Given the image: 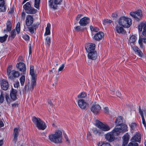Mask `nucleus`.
Wrapping results in <instances>:
<instances>
[{"instance_id": "15", "label": "nucleus", "mask_w": 146, "mask_h": 146, "mask_svg": "<svg viewBox=\"0 0 146 146\" xmlns=\"http://www.w3.org/2000/svg\"><path fill=\"white\" fill-rule=\"evenodd\" d=\"M114 136L111 131L105 135V138L108 141L111 142L114 141L115 139Z\"/></svg>"}, {"instance_id": "46", "label": "nucleus", "mask_w": 146, "mask_h": 146, "mask_svg": "<svg viewBox=\"0 0 146 146\" xmlns=\"http://www.w3.org/2000/svg\"><path fill=\"white\" fill-rule=\"evenodd\" d=\"M11 70V66H9L8 68L7 69V74L8 76H9L10 74Z\"/></svg>"}, {"instance_id": "22", "label": "nucleus", "mask_w": 146, "mask_h": 146, "mask_svg": "<svg viewBox=\"0 0 146 146\" xmlns=\"http://www.w3.org/2000/svg\"><path fill=\"white\" fill-rule=\"evenodd\" d=\"M137 39L136 37L134 35H132L129 37L128 43L131 45L134 44Z\"/></svg>"}, {"instance_id": "13", "label": "nucleus", "mask_w": 146, "mask_h": 146, "mask_svg": "<svg viewBox=\"0 0 146 146\" xmlns=\"http://www.w3.org/2000/svg\"><path fill=\"white\" fill-rule=\"evenodd\" d=\"M89 18L84 17L80 19L79 23L81 26H85L89 23Z\"/></svg>"}, {"instance_id": "50", "label": "nucleus", "mask_w": 146, "mask_h": 146, "mask_svg": "<svg viewBox=\"0 0 146 146\" xmlns=\"http://www.w3.org/2000/svg\"><path fill=\"white\" fill-rule=\"evenodd\" d=\"M5 97L6 100L7 102L8 103H9L10 102V101L9 100V94H6L5 95Z\"/></svg>"}, {"instance_id": "37", "label": "nucleus", "mask_w": 146, "mask_h": 146, "mask_svg": "<svg viewBox=\"0 0 146 146\" xmlns=\"http://www.w3.org/2000/svg\"><path fill=\"white\" fill-rule=\"evenodd\" d=\"M20 82L21 85L23 86L24 85L25 80V77L24 76H22L20 79Z\"/></svg>"}, {"instance_id": "28", "label": "nucleus", "mask_w": 146, "mask_h": 146, "mask_svg": "<svg viewBox=\"0 0 146 146\" xmlns=\"http://www.w3.org/2000/svg\"><path fill=\"white\" fill-rule=\"evenodd\" d=\"M7 29L8 31H11L12 28V25L10 21H8L6 23Z\"/></svg>"}, {"instance_id": "7", "label": "nucleus", "mask_w": 146, "mask_h": 146, "mask_svg": "<svg viewBox=\"0 0 146 146\" xmlns=\"http://www.w3.org/2000/svg\"><path fill=\"white\" fill-rule=\"evenodd\" d=\"M63 0H50L48 1V4L50 8L53 9H57L58 5L61 4Z\"/></svg>"}, {"instance_id": "9", "label": "nucleus", "mask_w": 146, "mask_h": 146, "mask_svg": "<svg viewBox=\"0 0 146 146\" xmlns=\"http://www.w3.org/2000/svg\"><path fill=\"white\" fill-rule=\"evenodd\" d=\"M130 15L137 21H139L142 16V11L140 10H138L135 12H131Z\"/></svg>"}, {"instance_id": "39", "label": "nucleus", "mask_w": 146, "mask_h": 146, "mask_svg": "<svg viewBox=\"0 0 146 146\" xmlns=\"http://www.w3.org/2000/svg\"><path fill=\"white\" fill-rule=\"evenodd\" d=\"M16 30L18 33H19L20 30V23L18 22L16 27Z\"/></svg>"}, {"instance_id": "35", "label": "nucleus", "mask_w": 146, "mask_h": 146, "mask_svg": "<svg viewBox=\"0 0 146 146\" xmlns=\"http://www.w3.org/2000/svg\"><path fill=\"white\" fill-rule=\"evenodd\" d=\"M6 10V7L5 5V3L0 5V12H3Z\"/></svg>"}, {"instance_id": "21", "label": "nucleus", "mask_w": 146, "mask_h": 146, "mask_svg": "<svg viewBox=\"0 0 146 146\" xmlns=\"http://www.w3.org/2000/svg\"><path fill=\"white\" fill-rule=\"evenodd\" d=\"M1 86L3 90H7L9 87L8 82L5 80H2Z\"/></svg>"}, {"instance_id": "27", "label": "nucleus", "mask_w": 146, "mask_h": 146, "mask_svg": "<svg viewBox=\"0 0 146 146\" xmlns=\"http://www.w3.org/2000/svg\"><path fill=\"white\" fill-rule=\"evenodd\" d=\"M50 24L48 23L47 24V27L46 28V31L44 34L45 35H47L50 34Z\"/></svg>"}, {"instance_id": "4", "label": "nucleus", "mask_w": 146, "mask_h": 146, "mask_svg": "<svg viewBox=\"0 0 146 146\" xmlns=\"http://www.w3.org/2000/svg\"><path fill=\"white\" fill-rule=\"evenodd\" d=\"M127 127L126 125H116L111 131L115 136H117L127 131Z\"/></svg>"}, {"instance_id": "63", "label": "nucleus", "mask_w": 146, "mask_h": 146, "mask_svg": "<svg viewBox=\"0 0 146 146\" xmlns=\"http://www.w3.org/2000/svg\"><path fill=\"white\" fill-rule=\"evenodd\" d=\"M121 93L119 92V91H117L116 92V96L118 97H120L121 96Z\"/></svg>"}, {"instance_id": "36", "label": "nucleus", "mask_w": 146, "mask_h": 146, "mask_svg": "<svg viewBox=\"0 0 146 146\" xmlns=\"http://www.w3.org/2000/svg\"><path fill=\"white\" fill-rule=\"evenodd\" d=\"M40 0H35V7L37 9L39 8L40 3Z\"/></svg>"}, {"instance_id": "14", "label": "nucleus", "mask_w": 146, "mask_h": 146, "mask_svg": "<svg viewBox=\"0 0 146 146\" xmlns=\"http://www.w3.org/2000/svg\"><path fill=\"white\" fill-rule=\"evenodd\" d=\"M143 29V31L142 34L144 36H146V23H141L138 26V29L139 31L141 32L142 29Z\"/></svg>"}, {"instance_id": "8", "label": "nucleus", "mask_w": 146, "mask_h": 146, "mask_svg": "<svg viewBox=\"0 0 146 146\" xmlns=\"http://www.w3.org/2000/svg\"><path fill=\"white\" fill-rule=\"evenodd\" d=\"M23 8L26 13L28 14H34L35 13L37 10L32 7L29 2H27L23 6Z\"/></svg>"}, {"instance_id": "25", "label": "nucleus", "mask_w": 146, "mask_h": 146, "mask_svg": "<svg viewBox=\"0 0 146 146\" xmlns=\"http://www.w3.org/2000/svg\"><path fill=\"white\" fill-rule=\"evenodd\" d=\"M19 132V129L17 128H15L14 129V138L13 141L15 143H16L17 140V138Z\"/></svg>"}, {"instance_id": "42", "label": "nucleus", "mask_w": 146, "mask_h": 146, "mask_svg": "<svg viewBox=\"0 0 146 146\" xmlns=\"http://www.w3.org/2000/svg\"><path fill=\"white\" fill-rule=\"evenodd\" d=\"M133 50L135 52L136 54L139 50V49L137 46H134L131 47Z\"/></svg>"}, {"instance_id": "49", "label": "nucleus", "mask_w": 146, "mask_h": 146, "mask_svg": "<svg viewBox=\"0 0 146 146\" xmlns=\"http://www.w3.org/2000/svg\"><path fill=\"white\" fill-rule=\"evenodd\" d=\"M64 67V64H62L59 67L58 69V72L61 71L63 70Z\"/></svg>"}, {"instance_id": "58", "label": "nucleus", "mask_w": 146, "mask_h": 146, "mask_svg": "<svg viewBox=\"0 0 146 146\" xmlns=\"http://www.w3.org/2000/svg\"><path fill=\"white\" fill-rule=\"evenodd\" d=\"M26 14L24 12H23L21 14V16L22 19H23L24 20L25 19V17Z\"/></svg>"}, {"instance_id": "64", "label": "nucleus", "mask_w": 146, "mask_h": 146, "mask_svg": "<svg viewBox=\"0 0 146 146\" xmlns=\"http://www.w3.org/2000/svg\"><path fill=\"white\" fill-rule=\"evenodd\" d=\"M65 139L66 140V141L68 143H69V140L68 138V137L67 136H65Z\"/></svg>"}, {"instance_id": "23", "label": "nucleus", "mask_w": 146, "mask_h": 146, "mask_svg": "<svg viewBox=\"0 0 146 146\" xmlns=\"http://www.w3.org/2000/svg\"><path fill=\"white\" fill-rule=\"evenodd\" d=\"M115 30L117 32L119 33L124 34L125 31L122 27H120L118 25H117L115 27Z\"/></svg>"}, {"instance_id": "33", "label": "nucleus", "mask_w": 146, "mask_h": 146, "mask_svg": "<svg viewBox=\"0 0 146 146\" xmlns=\"http://www.w3.org/2000/svg\"><path fill=\"white\" fill-rule=\"evenodd\" d=\"M8 36L7 35L5 34L3 36L0 37V42L1 43H3L7 39Z\"/></svg>"}, {"instance_id": "26", "label": "nucleus", "mask_w": 146, "mask_h": 146, "mask_svg": "<svg viewBox=\"0 0 146 146\" xmlns=\"http://www.w3.org/2000/svg\"><path fill=\"white\" fill-rule=\"evenodd\" d=\"M17 91L16 90L12 89L11 92L10 93V96L11 98L13 100H15L16 99V94Z\"/></svg>"}, {"instance_id": "3", "label": "nucleus", "mask_w": 146, "mask_h": 146, "mask_svg": "<svg viewBox=\"0 0 146 146\" xmlns=\"http://www.w3.org/2000/svg\"><path fill=\"white\" fill-rule=\"evenodd\" d=\"M29 74L31 77V83L29 87L30 90H33L36 84V76L37 74L36 71L34 70V66L31 65L30 67Z\"/></svg>"}, {"instance_id": "41", "label": "nucleus", "mask_w": 146, "mask_h": 146, "mask_svg": "<svg viewBox=\"0 0 146 146\" xmlns=\"http://www.w3.org/2000/svg\"><path fill=\"white\" fill-rule=\"evenodd\" d=\"M136 54H137L140 57H142L144 56L143 54L140 49Z\"/></svg>"}, {"instance_id": "45", "label": "nucleus", "mask_w": 146, "mask_h": 146, "mask_svg": "<svg viewBox=\"0 0 146 146\" xmlns=\"http://www.w3.org/2000/svg\"><path fill=\"white\" fill-rule=\"evenodd\" d=\"M74 28L75 29V31L77 32L82 31L83 30V29H82L81 27L79 26H78L75 27Z\"/></svg>"}, {"instance_id": "10", "label": "nucleus", "mask_w": 146, "mask_h": 146, "mask_svg": "<svg viewBox=\"0 0 146 146\" xmlns=\"http://www.w3.org/2000/svg\"><path fill=\"white\" fill-rule=\"evenodd\" d=\"M78 105L79 107L82 109H86L89 106V104L84 100L82 99L78 100Z\"/></svg>"}, {"instance_id": "17", "label": "nucleus", "mask_w": 146, "mask_h": 146, "mask_svg": "<svg viewBox=\"0 0 146 146\" xmlns=\"http://www.w3.org/2000/svg\"><path fill=\"white\" fill-rule=\"evenodd\" d=\"M33 22V17L31 15H27L26 17L25 23L27 26H29L32 25Z\"/></svg>"}, {"instance_id": "48", "label": "nucleus", "mask_w": 146, "mask_h": 146, "mask_svg": "<svg viewBox=\"0 0 146 146\" xmlns=\"http://www.w3.org/2000/svg\"><path fill=\"white\" fill-rule=\"evenodd\" d=\"M112 21L111 20L109 19H105L103 23L104 24H106V23H111Z\"/></svg>"}, {"instance_id": "53", "label": "nucleus", "mask_w": 146, "mask_h": 146, "mask_svg": "<svg viewBox=\"0 0 146 146\" xmlns=\"http://www.w3.org/2000/svg\"><path fill=\"white\" fill-rule=\"evenodd\" d=\"M138 42L139 44V45L140 47L141 48H142L143 47V42L142 41L141 39L140 38L138 41Z\"/></svg>"}, {"instance_id": "20", "label": "nucleus", "mask_w": 146, "mask_h": 146, "mask_svg": "<svg viewBox=\"0 0 146 146\" xmlns=\"http://www.w3.org/2000/svg\"><path fill=\"white\" fill-rule=\"evenodd\" d=\"M104 34L101 31L100 32L96 34L94 36V39L97 41L102 39L104 37Z\"/></svg>"}, {"instance_id": "12", "label": "nucleus", "mask_w": 146, "mask_h": 146, "mask_svg": "<svg viewBox=\"0 0 146 146\" xmlns=\"http://www.w3.org/2000/svg\"><path fill=\"white\" fill-rule=\"evenodd\" d=\"M95 44L94 43H88L85 46V49L87 52L95 50Z\"/></svg>"}, {"instance_id": "1", "label": "nucleus", "mask_w": 146, "mask_h": 146, "mask_svg": "<svg viewBox=\"0 0 146 146\" xmlns=\"http://www.w3.org/2000/svg\"><path fill=\"white\" fill-rule=\"evenodd\" d=\"M93 123L96 126L100 129V130H99L96 128L93 129V131L96 134L100 135L102 133V131H107L110 129V128L108 125L103 124L98 120H94Z\"/></svg>"}, {"instance_id": "56", "label": "nucleus", "mask_w": 146, "mask_h": 146, "mask_svg": "<svg viewBox=\"0 0 146 146\" xmlns=\"http://www.w3.org/2000/svg\"><path fill=\"white\" fill-rule=\"evenodd\" d=\"M29 55L31 54L32 53V48L31 45H29Z\"/></svg>"}, {"instance_id": "18", "label": "nucleus", "mask_w": 146, "mask_h": 146, "mask_svg": "<svg viewBox=\"0 0 146 146\" xmlns=\"http://www.w3.org/2000/svg\"><path fill=\"white\" fill-rule=\"evenodd\" d=\"M88 56L89 59L92 60H95L98 57V54L96 50L88 52Z\"/></svg>"}, {"instance_id": "60", "label": "nucleus", "mask_w": 146, "mask_h": 146, "mask_svg": "<svg viewBox=\"0 0 146 146\" xmlns=\"http://www.w3.org/2000/svg\"><path fill=\"white\" fill-rule=\"evenodd\" d=\"M104 109L105 112L107 113L108 112L109 109L108 107H105L104 108Z\"/></svg>"}, {"instance_id": "2", "label": "nucleus", "mask_w": 146, "mask_h": 146, "mask_svg": "<svg viewBox=\"0 0 146 146\" xmlns=\"http://www.w3.org/2000/svg\"><path fill=\"white\" fill-rule=\"evenodd\" d=\"M62 132L58 130L54 133L49 134L48 137L51 142L55 143H59L62 142Z\"/></svg>"}, {"instance_id": "29", "label": "nucleus", "mask_w": 146, "mask_h": 146, "mask_svg": "<svg viewBox=\"0 0 146 146\" xmlns=\"http://www.w3.org/2000/svg\"><path fill=\"white\" fill-rule=\"evenodd\" d=\"M28 28L29 31L32 34L34 33L36 30V26L35 25H32L31 27H28Z\"/></svg>"}, {"instance_id": "32", "label": "nucleus", "mask_w": 146, "mask_h": 146, "mask_svg": "<svg viewBox=\"0 0 146 146\" xmlns=\"http://www.w3.org/2000/svg\"><path fill=\"white\" fill-rule=\"evenodd\" d=\"M87 96V94L84 92H82L78 96V98H83Z\"/></svg>"}, {"instance_id": "16", "label": "nucleus", "mask_w": 146, "mask_h": 146, "mask_svg": "<svg viewBox=\"0 0 146 146\" xmlns=\"http://www.w3.org/2000/svg\"><path fill=\"white\" fill-rule=\"evenodd\" d=\"M100 106L98 104H95L93 105L92 106L91 110V111L95 114L98 113L101 109Z\"/></svg>"}, {"instance_id": "47", "label": "nucleus", "mask_w": 146, "mask_h": 146, "mask_svg": "<svg viewBox=\"0 0 146 146\" xmlns=\"http://www.w3.org/2000/svg\"><path fill=\"white\" fill-rule=\"evenodd\" d=\"M46 43L49 46L50 42V37L47 36L46 38Z\"/></svg>"}, {"instance_id": "34", "label": "nucleus", "mask_w": 146, "mask_h": 146, "mask_svg": "<svg viewBox=\"0 0 146 146\" xmlns=\"http://www.w3.org/2000/svg\"><path fill=\"white\" fill-rule=\"evenodd\" d=\"M12 73L13 76L14 77H18L19 76V72L15 70H13L12 71Z\"/></svg>"}, {"instance_id": "11", "label": "nucleus", "mask_w": 146, "mask_h": 146, "mask_svg": "<svg viewBox=\"0 0 146 146\" xmlns=\"http://www.w3.org/2000/svg\"><path fill=\"white\" fill-rule=\"evenodd\" d=\"M138 136V138H136V136H133L131 139V142L129 143L128 146H138V144L137 143H136V142H139L140 141L141 137L139 135H137Z\"/></svg>"}, {"instance_id": "43", "label": "nucleus", "mask_w": 146, "mask_h": 146, "mask_svg": "<svg viewBox=\"0 0 146 146\" xmlns=\"http://www.w3.org/2000/svg\"><path fill=\"white\" fill-rule=\"evenodd\" d=\"M130 126L132 129L134 130L136 127L137 124L135 123H132L131 124Z\"/></svg>"}, {"instance_id": "52", "label": "nucleus", "mask_w": 146, "mask_h": 146, "mask_svg": "<svg viewBox=\"0 0 146 146\" xmlns=\"http://www.w3.org/2000/svg\"><path fill=\"white\" fill-rule=\"evenodd\" d=\"M23 38L25 40H27L29 38V36L27 35H25L23 36Z\"/></svg>"}, {"instance_id": "24", "label": "nucleus", "mask_w": 146, "mask_h": 146, "mask_svg": "<svg viewBox=\"0 0 146 146\" xmlns=\"http://www.w3.org/2000/svg\"><path fill=\"white\" fill-rule=\"evenodd\" d=\"M129 135L128 134H126L123 137V143L122 146H125L127 144L129 140Z\"/></svg>"}, {"instance_id": "31", "label": "nucleus", "mask_w": 146, "mask_h": 146, "mask_svg": "<svg viewBox=\"0 0 146 146\" xmlns=\"http://www.w3.org/2000/svg\"><path fill=\"white\" fill-rule=\"evenodd\" d=\"M122 122V117L121 116L119 117L117 119L115 123H116L117 125H121L120 124Z\"/></svg>"}, {"instance_id": "59", "label": "nucleus", "mask_w": 146, "mask_h": 146, "mask_svg": "<svg viewBox=\"0 0 146 146\" xmlns=\"http://www.w3.org/2000/svg\"><path fill=\"white\" fill-rule=\"evenodd\" d=\"M81 15H78L76 18V20L77 21H78L80 19L81 17Z\"/></svg>"}, {"instance_id": "51", "label": "nucleus", "mask_w": 146, "mask_h": 146, "mask_svg": "<svg viewBox=\"0 0 146 146\" xmlns=\"http://www.w3.org/2000/svg\"><path fill=\"white\" fill-rule=\"evenodd\" d=\"M49 72L50 74H52V73L55 74L56 73V71L54 69V68H53L51 70L49 71Z\"/></svg>"}, {"instance_id": "30", "label": "nucleus", "mask_w": 146, "mask_h": 146, "mask_svg": "<svg viewBox=\"0 0 146 146\" xmlns=\"http://www.w3.org/2000/svg\"><path fill=\"white\" fill-rule=\"evenodd\" d=\"M98 146H111V145L109 143L101 141L98 143Z\"/></svg>"}, {"instance_id": "44", "label": "nucleus", "mask_w": 146, "mask_h": 146, "mask_svg": "<svg viewBox=\"0 0 146 146\" xmlns=\"http://www.w3.org/2000/svg\"><path fill=\"white\" fill-rule=\"evenodd\" d=\"M4 94L2 92L0 96V102L2 103L4 101Z\"/></svg>"}, {"instance_id": "38", "label": "nucleus", "mask_w": 146, "mask_h": 146, "mask_svg": "<svg viewBox=\"0 0 146 146\" xmlns=\"http://www.w3.org/2000/svg\"><path fill=\"white\" fill-rule=\"evenodd\" d=\"M90 28L91 31L98 32L99 31V29L98 28L93 27L92 26H90Z\"/></svg>"}, {"instance_id": "40", "label": "nucleus", "mask_w": 146, "mask_h": 146, "mask_svg": "<svg viewBox=\"0 0 146 146\" xmlns=\"http://www.w3.org/2000/svg\"><path fill=\"white\" fill-rule=\"evenodd\" d=\"M16 34V30L14 29L11 32V36L13 38H14Z\"/></svg>"}, {"instance_id": "54", "label": "nucleus", "mask_w": 146, "mask_h": 146, "mask_svg": "<svg viewBox=\"0 0 146 146\" xmlns=\"http://www.w3.org/2000/svg\"><path fill=\"white\" fill-rule=\"evenodd\" d=\"M111 16L114 18H116L117 16V12L112 13Z\"/></svg>"}, {"instance_id": "19", "label": "nucleus", "mask_w": 146, "mask_h": 146, "mask_svg": "<svg viewBox=\"0 0 146 146\" xmlns=\"http://www.w3.org/2000/svg\"><path fill=\"white\" fill-rule=\"evenodd\" d=\"M16 67L20 71L24 72L26 70L25 64L23 62H19L16 65Z\"/></svg>"}, {"instance_id": "61", "label": "nucleus", "mask_w": 146, "mask_h": 146, "mask_svg": "<svg viewBox=\"0 0 146 146\" xmlns=\"http://www.w3.org/2000/svg\"><path fill=\"white\" fill-rule=\"evenodd\" d=\"M4 125V124L3 121L0 120V127H3Z\"/></svg>"}, {"instance_id": "55", "label": "nucleus", "mask_w": 146, "mask_h": 146, "mask_svg": "<svg viewBox=\"0 0 146 146\" xmlns=\"http://www.w3.org/2000/svg\"><path fill=\"white\" fill-rule=\"evenodd\" d=\"M15 8L14 7H12L10 9V10L9 11V13H12L14 12Z\"/></svg>"}, {"instance_id": "6", "label": "nucleus", "mask_w": 146, "mask_h": 146, "mask_svg": "<svg viewBox=\"0 0 146 146\" xmlns=\"http://www.w3.org/2000/svg\"><path fill=\"white\" fill-rule=\"evenodd\" d=\"M118 23L119 25L125 28H129L131 24V20L130 18L123 17L119 18Z\"/></svg>"}, {"instance_id": "57", "label": "nucleus", "mask_w": 146, "mask_h": 146, "mask_svg": "<svg viewBox=\"0 0 146 146\" xmlns=\"http://www.w3.org/2000/svg\"><path fill=\"white\" fill-rule=\"evenodd\" d=\"M19 85V82H16L14 84V86L15 88H18Z\"/></svg>"}, {"instance_id": "5", "label": "nucleus", "mask_w": 146, "mask_h": 146, "mask_svg": "<svg viewBox=\"0 0 146 146\" xmlns=\"http://www.w3.org/2000/svg\"><path fill=\"white\" fill-rule=\"evenodd\" d=\"M32 120L39 129L44 130L46 128L45 123L40 118L34 117H33Z\"/></svg>"}, {"instance_id": "62", "label": "nucleus", "mask_w": 146, "mask_h": 146, "mask_svg": "<svg viewBox=\"0 0 146 146\" xmlns=\"http://www.w3.org/2000/svg\"><path fill=\"white\" fill-rule=\"evenodd\" d=\"M139 135L140 136V137H141V135L139 133H137L134 136H136V139H137V138H138V136L137 135H139Z\"/></svg>"}]
</instances>
